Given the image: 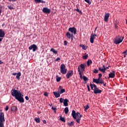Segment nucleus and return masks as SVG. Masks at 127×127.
I'll return each instance as SVG.
<instances>
[{"label":"nucleus","instance_id":"4468645a","mask_svg":"<svg viewBox=\"0 0 127 127\" xmlns=\"http://www.w3.org/2000/svg\"><path fill=\"white\" fill-rule=\"evenodd\" d=\"M111 67L110 65H109L107 67H104V68H102V67H98V69L99 70V71H101V72H102V73H105V72H106V70L107 69H109V67Z\"/></svg>","mask_w":127,"mask_h":127},{"label":"nucleus","instance_id":"6e6552de","mask_svg":"<svg viewBox=\"0 0 127 127\" xmlns=\"http://www.w3.org/2000/svg\"><path fill=\"white\" fill-rule=\"evenodd\" d=\"M37 49H38V48L37 47V46H36V45H35V44L31 45L29 47V50H33V52H35V51H36V50H37Z\"/></svg>","mask_w":127,"mask_h":127},{"label":"nucleus","instance_id":"6ab92c4d","mask_svg":"<svg viewBox=\"0 0 127 127\" xmlns=\"http://www.w3.org/2000/svg\"><path fill=\"white\" fill-rule=\"evenodd\" d=\"M102 91L97 88V89H94V94H101Z\"/></svg>","mask_w":127,"mask_h":127},{"label":"nucleus","instance_id":"09e8293b","mask_svg":"<svg viewBox=\"0 0 127 127\" xmlns=\"http://www.w3.org/2000/svg\"><path fill=\"white\" fill-rule=\"evenodd\" d=\"M102 76H103V75L102 74V73H99V74H98V77H99V78H102Z\"/></svg>","mask_w":127,"mask_h":127},{"label":"nucleus","instance_id":"a878e982","mask_svg":"<svg viewBox=\"0 0 127 127\" xmlns=\"http://www.w3.org/2000/svg\"><path fill=\"white\" fill-rule=\"evenodd\" d=\"M7 7L9 9H10L11 10L12 9H14V8H13V5H12V4L8 5Z\"/></svg>","mask_w":127,"mask_h":127},{"label":"nucleus","instance_id":"c85d7f7f","mask_svg":"<svg viewBox=\"0 0 127 127\" xmlns=\"http://www.w3.org/2000/svg\"><path fill=\"white\" fill-rule=\"evenodd\" d=\"M93 63V62H92V60H88L87 62V66H90L91 64Z\"/></svg>","mask_w":127,"mask_h":127},{"label":"nucleus","instance_id":"de8ad7c7","mask_svg":"<svg viewBox=\"0 0 127 127\" xmlns=\"http://www.w3.org/2000/svg\"><path fill=\"white\" fill-rule=\"evenodd\" d=\"M25 99L26 100V101H28V100H29V97H28L27 96H26Z\"/></svg>","mask_w":127,"mask_h":127},{"label":"nucleus","instance_id":"4be33fe9","mask_svg":"<svg viewBox=\"0 0 127 127\" xmlns=\"http://www.w3.org/2000/svg\"><path fill=\"white\" fill-rule=\"evenodd\" d=\"M11 112H16L17 111V107L16 106H12L11 108Z\"/></svg>","mask_w":127,"mask_h":127},{"label":"nucleus","instance_id":"7c9ffc66","mask_svg":"<svg viewBox=\"0 0 127 127\" xmlns=\"http://www.w3.org/2000/svg\"><path fill=\"white\" fill-rule=\"evenodd\" d=\"M83 80L84 81V82H87L89 80V78H88V77H87L85 75H83Z\"/></svg>","mask_w":127,"mask_h":127},{"label":"nucleus","instance_id":"79ce46f5","mask_svg":"<svg viewBox=\"0 0 127 127\" xmlns=\"http://www.w3.org/2000/svg\"><path fill=\"white\" fill-rule=\"evenodd\" d=\"M60 60H61V59H60V58H57L55 60V62H57L58 61H60Z\"/></svg>","mask_w":127,"mask_h":127},{"label":"nucleus","instance_id":"2eb2a0df","mask_svg":"<svg viewBox=\"0 0 127 127\" xmlns=\"http://www.w3.org/2000/svg\"><path fill=\"white\" fill-rule=\"evenodd\" d=\"M109 17H110V13H106L104 16V21L108 22V21H109Z\"/></svg>","mask_w":127,"mask_h":127},{"label":"nucleus","instance_id":"a19ab883","mask_svg":"<svg viewBox=\"0 0 127 127\" xmlns=\"http://www.w3.org/2000/svg\"><path fill=\"white\" fill-rule=\"evenodd\" d=\"M84 1L88 3V4H91V1H90V0H84Z\"/></svg>","mask_w":127,"mask_h":127},{"label":"nucleus","instance_id":"f3484780","mask_svg":"<svg viewBox=\"0 0 127 127\" xmlns=\"http://www.w3.org/2000/svg\"><path fill=\"white\" fill-rule=\"evenodd\" d=\"M5 35V33L4 32V31L2 30L1 29H0V37L1 38H3V37H4Z\"/></svg>","mask_w":127,"mask_h":127},{"label":"nucleus","instance_id":"0eeeda50","mask_svg":"<svg viewBox=\"0 0 127 127\" xmlns=\"http://www.w3.org/2000/svg\"><path fill=\"white\" fill-rule=\"evenodd\" d=\"M93 83H96V84H104V80H101V77L98 78V79L93 78Z\"/></svg>","mask_w":127,"mask_h":127},{"label":"nucleus","instance_id":"37998d69","mask_svg":"<svg viewBox=\"0 0 127 127\" xmlns=\"http://www.w3.org/2000/svg\"><path fill=\"white\" fill-rule=\"evenodd\" d=\"M93 87L94 90H97V89H99V88L97 87V85H96L95 84H93Z\"/></svg>","mask_w":127,"mask_h":127},{"label":"nucleus","instance_id":"864d4df0","mask_svg":"<svg viewBox=\"0 0 127 127\" xmlns=\"http://www.w3.org/2000/svg\"><path fill=\"white\" fill-rule=\"evenodd\" d=\"M87 89H88V91L89 92H90V91H91V89H90V86H89V85H87Z\"/></svg>","mask_w":127,"mask_h":127},{"label":"nucleus","instance_id":"e2e57ef3","mask_svg":"<svg viewBox=\"0 0 127 127\" xmlns=\"http://www.w3.org/2000/svg\"><path fill=\"white\" fill-rule=\"evenodd\" d=\"M4 25H5V24H4V23H3L2 24V26L3 27V26H4Z\"/></svg>","mask_w":127,"mask_h":127},{"label":"nucleus","instance_id":"423d86ee","mask_svg":"<svg viewBox=\"0 0 127 127\" xmlns=\"http://www.w3.org/2000/svg\"><path fill=\"white\" fill-rule=\"evenodd\" d=\"M61 73L64 75H65L67 73V68H66V66L64 64L61 65Z\"/></svg>","mask_w":127,"mask_h":127},{"label":"nucleus","instance_id":"5701e85b","mask_svg":"<svg viewBox=\"0 0 127 127\" xmlns=\"http://www.w3.org/2000/svg\"><path fill=\"white\" fill-rule=\"evenodd\" d=\"M20 76H21V72H18L16 76V79H17V80H19V79H20Z\"/></svg>","mask_w":127,"mask_h":127},{"label":"nucleus","instance_id":"ea45409f","mask_svg":"<svg viewBox=\"0 0 127 127\" xmlns=\"http://www.w3.org/2000/svg\"><path fill=\"white\" fill-rule=\"evenodd\" d=\"M65 99H64L63 98H61L60 99V103H64V101Z\"/></svg>","mask_w":127,"mask_h":127},{"label":"nucleus","instance_id":"c03bdc74","mask_svg":"<svg viewBox=\"0 0 127 127\" xmlns=\"http://www.w3.org/2000/svg\"><path fill=\"white\" fill-rule=\"evenodd\" d=\"M44 96H45L46 97H48V92H45L44 93Z\"/></svg>","mask_w":127,"mask_h":127},{"label":"nucleus","instance_id":"f704fd0d","mask_svg":"<svg viewBox=\"0 0 127 127\" xmlns=\"http://www.w3.org/2000/svg\"><path fill=\"white\" fill-rule=\"evenodd\" d=\"M57 82H60L61 81V77L59 76H56Z\"/></svg>","mask_w":127,"mask_h":127},{"label":"nucleus","instance_id":"f03ea898","mask_svg":"<svg viewBox=\"0 0 127 127\" xmlns=\"http://www.w3.org/2000/svg\"><path fill=\"white\" fill-rule=\"evenodd\" d=\"M71 115L74 120H76V123L80 124V121H81V118L83 116L81 115L79 112L76 113L75 110H72Z\"/></svg>","mask_w":127,"mask_h":127},{"label":"nucleus","instance_id":"f257e3e1","mask_svg":"<svg viewBox=\"0 0 127 127\" xmlns=\"http://www.w3.org/2000/svg\"><path fill=\"white\" fill-rule=\"evenodd\" d=\"M11 94L13 97H15L16 100H17L20 103H24L23 95L20 93L19 90H17L13 88L11 91Z\"/></svg>","mask_w":127,"mask_h":127},{"label":"nucleus","instance_id":"bf43d9fd","mask_svg":"<svg viewBox=\"0 0 127 127\" xmlns=\"http://www.w3.org/2000/svg\"><path fill=\"white\" fill-rule=\"evenodd\" d=\"M2 39H3V38H0V42H1V41H2Z\"/></svg>","mask_w":127,"mask_h":127},{"label":"nucleus","instance_id":"ddd939ff","mask_svg":"<svg viewBox=\"0 0 127 127\" xmlns=\"http://www.w3.org/2000/svg\"><path fill=\"white\" fill-rule=\"evenodd\" d=\"M116 76V71H112V72H111L110 73H109V77L108 78L110 79V78H115Z\"/></svg>","mask_w":127,"mask_h":127},{"label":"nucleus","instance_id":"774afa93","mask_svg":"<svg viewBox=\"0 0 127 127\" xmlns=\"http://www.w3.org/2000/svg\"><path fill=\"white\" fill-rule=\"evenodd\" d=\"M126 56H127V55H124L125 58H126Z\"/></svg>","mask_w":127,"mask_h":127},{"label":"nucleus","instance_id":"39448f33","mask_svg":"<svg viewBox=\"0 0 127 127\" xmlns=\"http://www.w3.org/2000/svg\"><path fill=\"white\" fill-rule=\"evenodd\" d=\"M4 121V114L0 113V127H4L3 126V122Z\"/></svg>","mask_w":127,"mask_h":127},{"label":"nucleus","instance_id":"69168bd1","mask_svg":"<svg viewBox=\"0 0 127 127\" xmlns=\"http://www.w3.org/2000/svg\"><path fill=\"white\" fill-rule=\"evenodd\" d=\"M93 35H94V37H96V36H97V35L96 34H93Z\"/></svg>","mask_w":127,"mask_h":127},{"label":"nucleus","instance_id":"b1692460","mask_svg":"<svg viewBox=\"0 0 127 127\" xmlns=\"http://www.w3.org/2000/svg\"><path fill=\"white\" fill-rule=\"evenodd\" d=\"M35 1L36 3H40L41 2L42 3H45V1H43L42 0H35Z\"/></svg>","mask_w":127,"mask_h":127},{"label":"nucleus","instance_id":"aec40b11","mask_svg":"<svg viewBox=\"0 0 127 127\" xmlns=\"http://www.w3.org/2000/svg\"><path fill=\"white\" fill-rule=\"evenodd\" d=\"M69 102V100L67 99H65L64 101V105L65 107L68 106V102Z\"/></svg>","mask_w":127,"mask_h":127},{"label":"nucleus","instance_id":"72a5a7b5","mask_svg":"<svg viewBox=\"0 0 127 127\" xmlns=\"http://www.w3.org/2000/svg\"><path fill=\"white\" fill-rule=\"evenodd\" d=\"M60 120L61 121H62V122H64V123H65V122H66V121H65V119H64V118L62 117V115H61L60 117Z\"/></svg>","mask_w":127,"mask_h":127},{"label":"nucleus","instance_id":"9d476101","mask_svg":"<svg viewBox=\"0 0 127 127\" xmlns=\"http://www.w3.org/2000/svg\"><path fill=\"white\" fill-rule=\"evenodd\" d=\"M74 74V71L72 70H69L66 74V79H70L72 75Z\"/></svg>","mask_w":127,"mask_h":127},{"label":"nucleus","instance_id":"6e6d98bb","mask_svg":"<svg viewBox=\"0 0 127 127\" xmlns=\"http://www.w3.org/2000/svg\"><path fill=\"white\" fill-rule=\"evenodd\" d=\"M127 50H126L125 51H124L123 53V54H125V55H127Z\"/></svg>","mask_w":127,"mask_h":127},{"label":"nucleus","instance_id":"7ed1b4c3","mask_svg":"<svg viewBox=\"0 0 127 127\" xmlns=\"http://www.w3.org/2000/svg\"><path fill=\"white\" fill-rule=\"evenodd\" d=\"M125 37L123 36H121L120 35L116 36L114 40V43L115 44H120V43H122L123 41L124 40Z\"/></svg>","mask_w":127,"mask_h":127},{"label":"nucleus","instance_id":"c756f323","mask_svg":"<svg viewBox=\"0 0 127 127\" xmlns=\"http://www.w3.org/2000/svg\"><path fill=\"white\" fill-rule=\"evenodd\" d=\"M64 113L65 114V115H67L68 114V113H69V108H68V107H65L64 108Z\"/></svg>","mask_w":127,"mask_h":127},{"label":"nucleus","instance_id":"49530a36","mask_svg":"<svg viewBox=\"0 0 127 127\" xmlns=\"http://www.w3.org/2000/svg\"><path fill=\"white\" fill-rule=\"evenodd\" d=\"M52 109L53 110V111H55V113H56V111L57 110L56 108H54V107H52Z\"/></svg>","mask_w":127,"mask_h":127},{"label":"nucleus","instance_id":"9b49d317","mask_svg":"<svg viewBox=\"0 0 127 127\" xmlns=\"http://www.w3.org/2000/svg\"><path fill=\"white\" fill-rule=\"evenodd\" d=\"M65 36L66 37V38L68 39H71V41H72L73 40V38H74V35H73V34H71L70 33V32H67L66 34H65Z\"/></svg>","mask_w":127,"mask_h":127},{"label":"nucleus","instance_id":"20e7f679","mask_svg":"<svg viewBox=\"0 0 127 127\" xmlns=\"http://www.w3.org/2000/svg\"><path fill=\"white\" fill-rule=\"evenodd\" d=\"M84 71H85V65L83 64H81L80 65H78V72H79L80 79L83 78V76L82 75V72H84Z\"/></svg>","mask_w":127,"mask_h":127},{"label":"nucleus","instance_id":"1a4fd4ad","mask_svg":"<svg viewBox=\"0 0 127 127\" xmlns=\"http://www.w3.org/2000/svg\"><path fill=\"white\" fill-rule=\"evenodd\" d=\"M68 31L71 32V34H74V35H76V33H77V29L74 27H70L68 29Z\"/></svg>","mask_w":127,"mask_h":127},{"label":"nucleus","instance_id":"cd10ccee","mask_svg":"<svg viewBox=\"0 0 127 127\" xmlns=\"http://www.w3.org/2000/svg\"><path fill=\"white\" fill-rule=\"evenodd\" d=\"M88 57H89V56L86 53H85V54H84V56H82L83 59H84L85 60L88 59Z\"/></svg>","mask_w":127,"mask_h":127},{"label":"nucleus","instance_id":"2f4dec72","mask_svg":"<svg viewBox=\"0 0 127 127\" xmlns=\"http://www.w3.org/2000/svg\"><path fill=\"white\" fill-rule=\"evenodd\" d=\"M35 121L36 123H37L38 124H40V118H35Z\"/></svg>","mask_w":127,"mask_h":127},{"label":"nucleus","instance_id":"a211bd4d","mask_svg":"<svg viewBox=\"0 0 127 127\" xmlns=\"http://www.w3.org/2000/svg\"><path fill=\"white\" fill-rule=\"evenodd\" d=\"M94 39H96V37L94 36L93 34H91L90 36V43L93 44L94 43Z\"/></svg>","mask_w":127,"mask_h":127},{"label":"nucleus","instance_id":"5fc2aeb1","mask_svg":"<svg viewBox=\"0 0 127 127\" xmlns=\"http://www.w3.org/2000/svg\"><path fill=\"white\" fill-rule=\"evenodd\" d=\"M43 124H44L45 125H46V124H47V122H46V120H43Z\"/></svg>","mask_w":127,"mask_h":127},{"label":"nucleus","instance_id":"13d9d810","mask_svg":"<svg viewBox=\"0 0 127 127\" xmlns=\"http://www.w3.org/2000/svg\"><path fill=\"white\" fill-rule=\"evenodd\" d=\"M103 86H104V87H107V83H103Z\"/></svg>","mask_w":127,"mask_h":127},{"label":"nucleus","instance_id":"c9c22d12","mask_svg":"<svg viewBox=\"0 0 127 127\" xmlns=\"http://www.w3.org/2000/svg\"><path fill=\"white\" fill-rule=\"evenodd\" d=\"M80 47H81L83 50H86L87 48H85V46L83 44L79 45Z\"/></svg>","mask_w":127,"mask_h":127},{"label":"nucleus","instance_id":"0e129e2a","mask_svg":"<svg viewBox=\"0 0 127 127\" xmlns=\"http://www.w3.org/2000/svg\"><path fill=\"white\" fill-rule=\"evenodd\" d=\"M98 28L97 27H96V28H95V30H94V32H96V31L97 30V29Z\"/></svg>","mask_w":127,"mask_h":127},{"label":"nucleus","instance_id":"dca6fc26","mask_svg":"<svg viewBox=\"0 0 127 127\" xmlns=\"http://www.w3.org/2000/svg\"><path fill=\"white\" fill-rule=\"evenodd\" d=\"M59 91L60 94H63V93H65V92H66V90H65V89L62 88V86H59Z\"/></svg>","mask_w":127,"mask_h":127},{"label":"nucleus","instance_id":"8fccbe9b","mask_svg":"<svg viewBox=\"0 0 127 127\" xmlns=\"http://www.w3.org/2000/svg\"><path fill=\"white\" fill-rule=\"evenodd\" d=\"M2 7H0V13H1V12H2Z\"/></svg>","mask_w":127,"mask_h":127},{"label":"nucleus","instance_id":"4d7b16f0","mask_svg":"<svg viewBox=\"0 0 127 127\" xmlns=\"http://www.w3.org/2000/svg\"><path fill=\"white\" fill-rule=\"evenodd\" d=\"M115 28H116L117 29H118V28H119V26L117 25V24H115Z\"/></svg>","mask_w":127,"mask_h":127},{"label":"nucleus","instance_id":"a18cd8bd","mask_svg":"<svg viewBox=\"0 0 127 127\" xmlns=\"http://www.w3.org/2000/svg\"><path fill=\"white\" fill-rule=\"evenodd\" d=\"M68 44V42L67 41H64V45L66 46Z\"/></svg>","mask_w":127,"mask_h":127},{"label":"nucleus","instance_id":"58836bf2","mask_svg":"<svg viewBox=\"0 0 127 127\" xmlns=\"http://www.w3.org/2000/svg\"><path fill=\"white\" fill-rule=\"evenodd\" d=\"M90 86L91 87V90H92V91H94L93 84H92L91 83H90Z\"/></svg>","mask_w":127,"mask_h":127},{"label":"nucleus","instance_id":"473e14b6","mask_svg":"<svg viewBox=\"0 0 127 127\" xmlns=\"http://www.w3.org/2000/svg\"><path fill=\"white\" fill-rule=\"evenodd\" d=\"M89 108H90L89 104H87L86 106H84V111L86 112V111H87V110H88V109H89Z\"/></svg>","mask_w":127,"mask_h":127},{"label":"nucleus","instance_id":"603ef678","mask_svg":"<svg viewBox=\"0 0 127 127\" xmlns=\"http://www.w3.org/2000/svg\"><path fill=\"white\" fill-rule=\"evenodd\" d=\"M8 108H9L8 106H6L5 108V110L6 111H8Z\"/></svg>","mask_w":127,"mask_h":127},{"label":"nucleus","instance_id":"052dcab7","mask_svg":"<svg viewBox=\"0 0 127 127\" xmlns=\"http://www.w3.org/2000/svg\"><path fill=\"white\" fill-rule=\"evenodd\" d=\"M9 0V1H11V0L12 1H16V0Z\"/></svg>","mask_w":127,"mask_h":127},{"label":"nucleus","instance_id":"4c0bfd02","mask_svg":"<svg viewBox=\"0 0 127 127\" xmlns=\"http://www.w3.org/2000/svg\"><path fill=\"white\" fill-rule=\"evenodd\" d=\"M93 72L95 74H98V73H99V70H98L97 69H95Z\"/></svg>","mask_w":127,"mask_h":127},{"label":"nucleus","instance_id":"412c9836","mask_svg":"<svg viewBox=\"0 0 127 127\" xmlns=\"http://www.w3.org/2000/svg\"><path fill=\"white\" fill-rule=\"evenodd\" d=\"M53 94L55 96V97H56V98H59V97H60V93L59 92H53Z\"/></svg>","mask_w":127,"mask_h":127},{"label":"nucleus","instance_id":"bb28decb","mask_svg":"<svg viewBox=\"0 0 127 127\" xmlns=\"http://www.w3.org/2000/svg\"><path fill=\"white\" fill-rule=\"evenodd\" d=\"M74 10H75V11H77V12H79L80 15H82L83 14V13H82V10L79 9V8H78L76 9H75Z\"/></svg>","mask_w":127,"mask_h":127},{"label":"nucleus","instance_id":"393cba45","mask_svg":"<svg viewBox=\"0 0 127 127\" xmlns=\"http://www.w3.org/2000/svg\"><path fill=\"white\" fill-rule=\"evenodd\" d=\"M50 51H51V52H53V53H54V54H57V53H58V52L57 51L55 50V49L54 48L51 49Z\"/></svg>","mask_w":127,"mask_h":127},{"label":"nucleus","instance_id":"e433bc0d","mask_svg":"<svg viewBox=\"0 0 127 127\" xmlns=\"http://www.w3.org/2000/svg\"><path fill=\"white\" fill-rule=\"evenodd\" d=\"M67 125H68V126H69L70 127H72V126H74V122H71L70 123H68Z\"/></svg>","mask_w":127,"mask_h":127},{"label":"nucleus","instance_id":"3c124183","mask_svg":"<svg viewBox=\"0 0 127 127\" xmlns=\"http://www.w3.org/2000/svg\"><path fill=\"white\" fill-rule=\"evenodd\" d=\"M17 74V73L16 72H13L12 73V75H13V76H16Z\"/></svg>","mask_w":127,"mask_h":127},{"label":"nucleus","instance_id":"680f3d73","mask_svg":"<svg viewBox=\"0 0 127 127\" xmlns=\"http://www.w3.org/2000/svg\"><path fill=\"white\" fill-rule=\"evenodd\" d=\"M3 64V62H2L1 60L0 61V65L1 64Z\"/></svg>","mask_w":127,"mask_h":127},{"label":"nucleus","instance_id":"338daca9","mask_svg":"<svg viewBox=\"0 0 127 127\" xmlns=\"http://www.w3.org/2000/svg\"><path fill=\"white\" fill-rule=\"evenodd\" d=\"M103 69H105V68H106V67H105L104 65H103Z\"/></svg>","mask_w":127,"mask_h":127},{"label":"nucleus","instance_id":"f8f14e48","mask_svg":"<svg viewBox=\"0 0 127 127\" xmlns=\"http://www.w3.org/2000/svg\"><path fill=\"white\" fill-rule=\"evenodd\" d=\"M44 13H46V14H49L51 12V9H49L47 7H44L42 10Z\"/></svg>","mask_w":127,"mask_h":127}]
</instances>
